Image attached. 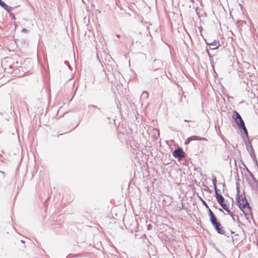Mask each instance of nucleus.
<instances>
[{
	"label": "nucleus",
	"instance_id": "2",
	"mask_svg": "<svg viewBox=\"0 0 258 258\" xmlns=\"http://www.w3.org/2000/svg\"><path fill=\"white\" fill-rule=\"evenodd\" d=\"M214 190L215 192V196L218 203L221 206L223 209L227 212V214L229 215L232 218H233V214L231 212L230 209L228 208V205H227L225 202V199L224 197L218 193V189L217 188L216 185H214Z\"/></svg>",
	"mask_w": 258,
	"mask_h": 258
},
{
	"label": "nucleus",
	"instance_id": "11",
	"mask_svg": "<svg viewBox=\"0 0 258 258\" xmlns=\"http://www.w3.org/2000/svg\"><path fill=\"white\" fill-rule=\"evenodd\" d=\"M117 37L118 38H119V37H120V36L118 35H117Z\"/></svg>",
	"mask_w": 258,
	"mask_h": 258
},
{
	"label": "nucleus",
	"instance_id": "4",
	"mask_svg": "<svg viewBox=\"0 0 258 258\" xmlns=\"http://www.w3.org/2000/svg\"><path fill=\"white\" fill-rule=\"evenodd\" d=\"M233 118L235 120L236 122V124L238 126V127L244 124L243 119H242L241 116L236 111L234 110L233 111L232 115Z\"/></svg>",
	"mask_w": 258,
	"mask_h": 258
},
{
	"label": "nucleus",
	"instance_id": "9",
	"mask_svg": "<svg viewBox=\"0 0 258 258\" xmlns=\"http://www.w3.org/2000/svg\"><path fill=\"white\" fill-rule=\"evenodd\" d=\"M239 128L242 129L244 133L246 135H248V132H247V131L246 130V128L244 124H243V125H242L240 126H239Z\"/></svg>",
	"mask_w": 258,
	"mask_h": 258
},
{
	"label": "nucleus",
	"instance_id": "1",
	"mask_svg": "<svg viewBox=\"0 0 258 258\" xmlns=\"http://www.w3.org/2000/svg\"><path fill=\"white\" fill-rule=\"evenodd\" d=\"M237 205L245 215L249 214L251 208L244 195H238L237 197Z\"/></svg>",
	"mask_w": 258,
	"mask_h": 258
},
{
	"label": "nucleus",
	"instance_id": "6",
	"mask_svg": "<svg viewBox=\"0 0 258 258\" xmlns=\"http://www.w3.org/2000/svg\"><path fill=\"white\" fill-rule=\"evenodd\" d=\"M199 140V141H207L204 138L200 137L199 136H192L188 138L185 142V144H188L191 141Z\"/></svg>",
	"mask_w": 258,
	"mask_h": 258
},
{
	"label": "nucleus",
	"instance_id": "10",
	"mask_svg": "<svg viewBox=\"0 0 258 258\" xmlns=\"http://www.w3.org/2000/svg\"><path fill=\"white\" fill-rule=\"evenodd\" d=\"M203 203L206 207V208H209V207L205 201H203Z\"/></svg>",
	"mask_w": 258,
	"mask_h": 258
},
{
	"label": "nucleus",
	"instance_id": "3",
	"mask_svg": "<svg viewBox=\"0 0 258 258\" xmlns=\"http://www.w3.org/2000/svg\"><path fill=\"white\" fill-rule=\"evenodd\" d=\"M209 216L210 217V220L215 228L217 232L221 234H224L225 231L223 227L221 225V223L217 221L216 217L215 216L212 211L209 208Z\"/></svg>",
	"mask_w": 258,
	"mask_h": 258
},
{
	"label": "nucleus",
	"instance_id": "8",
	"mask_svg": "<svg viewBox=\"0 0 258 258\" xmlns=\"http://www.w3.org/2000/svg\"><path fill=\"white\" fill-rule=\"evenodd\" d=\"M0 5L9 13L10 12V7L6 4L3 1L0 0Z\"/></svg>",
	"mask_w": 258,
	"mask_h": 258
},
{
	"label": "nucleus",
	"instance_id": "5",
	"mask_svg": "<svg viewBox=\"0 0 258 258\" xmlns=\"http://www.w3.org/2000/svg\"><path fill=\"white\" fill-rule=\"evenodd\" d=\"M172 155L174 157L181 159L184 157L185 153L183 152L182 149L179 148L177 150L174 151L172 153Z\"/></svg>",
	"mask_w": 258,
	"mask_h": 258
},
{
	"label": "nucleus",
	"instance_id": "7",
	"mask_svg": "<svg viewBox=\"0 0 258 258\" xmlns=\"http://www.w3.org/2000/svg\"><path fill=\"white\" fill-rule=\"evenodd\" d=\"M220 46V44L218 41H214L212 43L209 44L210 48L211 49H216Z\"/></svg>",
	"mask_w": 258,
	"mask_h": 258
}]
</instances>
